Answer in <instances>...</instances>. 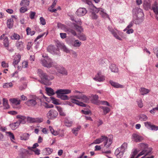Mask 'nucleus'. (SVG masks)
<instances>
[{
    "label": "nucleus",
    "instance_id": "9d476101",
    "mask_svg": "<svg viewBox=\"0 0 158 158\" xmlns=\"http://www.w3.org/2000/svg\"><path fill=\"white\" fill-rule=\"evenodd\" d=\"M87 11L85 8H79L76 12V14L79 16L84 15L86 13Z\"/></svg>",
    "mask_w": 158,
    "mask_h": 158
},
{
    "label": "nucleus",
    "instance_id": "a19ab883",
    "mask_svg": "<svg viewBox=\"0 0 158 158\" xmlns=\"http://www.w3.org/2000/svg\"><path fill=\"white\" fill-rule=\"evenodd\" d=\"M81 127L80 126L74 128L72 130L73 133L76 136L77 135V131L80 129Z\"/></svg>",
    "mask_w": 158,
    "mask_h": 158
},
{
    "label": "nucleus",
    "instance_id": "5fc2aeb1",
    "mask_svg": "<svg viewBox=\"0 0 158 158\" xmlns=\"http://www.w3.org/2000/svg\"><path fill=\"white\" fill-rule=\"evenodd\" d=\"M140 147L143 149H146L148 148V145L147 144H145L143 143H141L139 144Z\"/></svg>",
    "mask_w": 158,
    "mask_h": 158
},
{
    "label": "nucleus",
    "instance_id": "864d4df0",
    "mask_svg": "<svg viewBox=\"0 0 158 158\" xmlns=\"http://www.w3.org/2000/svg\"><path fill=\"white\" fill-rule=\"evenodd\" d=\"M57 109L59 112L60 114V115L62 116H65V114L63 112L62 109L61 107H58Z\"/></svg>",
    "mask_w": 158,
    "mask_h": 158
},
{
    "label": "nucleus",
    "instance_id": "aec40b11",
    "mask_svg": "<svg viewBox=\"0 0 158 158\" xmlns=\"http://www.w3.org/2000/svg\"><path fill=\"white\" fill-rule=\"evenodd\" d=\"M109 68L112 72L117 73L118 71V69L116 67L115 64H111L109 66Z\"/></svg>",
    "mask_w": 158,
    "mask_h": 158
},
{
    "label": "nucleus",
    "instance_id": "7ed1b4c3",
    "mask_svg": "<svg viewBox=\"0 0 158 158\" xmlns=\"http://www.w3.org/2000/svg\"><path fill=\"white\" fill-rule=\"evenodd\" d=\"M43 57L44 58V60L41 61V63L43 66L48 68L54 66L55 63L52 61L51 59L49 58L48 56H44L43 55Z\"/></svg>",
    "mask_w": 158,
    "mask_h": 158
},
{
    "label": "nucleus",
    "instance_id": "c9c22d12",
    "mask_svg": "<svg viewBox=\"0 0 158 158\" xmlns=\"http://www.w3.org/2000/svg\"><path fill=\"white\" fill-rule=\"evenodd\" d=\"M16 46L17 48L19 50H22L23 48V43L22 42H20L17 43Z\"/></svg>",
    "mask_w": 158,
    "mask_h": 158
},
{
    "label": "nucleus",
    "instance_id": "680f3d73",
    "mask_svg": "<svg viewBox=\"0 0 158 158\" xmlns=\"http://www.w3.org/2000/svg\"><path fill=\"white\" fill-rule=\"evenodd\" d=\"M83 2H86L87 4L89 6L93 5L92 3L90 0H81Z\"/></svg>",
    "mask_w": 158,
    "mask_h": 158
},
{
    "label": "nucleus",
    "instance_id": "7c9ffc66",
    "mask_svg": "<svg viewBox=\"0 0 158 158\" xmlns=\"http://www.w3.org/2000/svg\"><path fill=\"white\" fill-rule=\"evenodd\" d=\"M64 122L66 126L68 127H70L71 126L73 122L68 119V118H65L64 120Z\"/></svg>",
    "mask_w": 158,
    "mask_h": 158
},
{
    "label": "nucleus",
    "instance_id": "3c124183",
    "mask_svg": "<svg viewBox=\"0 0 158 158\" xmlns=\"http://www.w3.org/2000/svg\"><path fill=\"white\" fill-rule=\"evenodd\" d=\"M27 121L30 123H33L35 122V118H32L30 117H28L27 118Z\"/></svg>",
    "mask_w": 158,
    "mask_h": 158
},
{
    "label": "nucleus",
    "instance_id": "13d9d810",
    "mask_svg": "<svg viewBox=\"0 0 158 158\" xmlns=\"http://www.w3.org/2000/svg\"><path fill=\"white\" fill-rule=\"evenodd\" d=\"M45 107L46 108H53V105L52 104H48L46 102H45Z\"/></svg>",
    "mask_w": 158,
    "mask_h": 158
},
{
    "label": "nucleus",
    "instance_id": "a18cd8bd",
    "mask_svg": "<svg viewBox=\"0 0 158 158\" xmlns=\"http://www.w3.org/2000/svg\"><path fill=\"white\" fill-rule=\"evenodd\" d=\"M78 37L80 40L85 41L86 40V37L83 34H79Z\"/></svg>",
    "mask_w": 158,
    "mask_h": 158
},
{
    "label": "nucleus",
    "instance_id": "dca6fc26",
    "mask_svg": "<svg viewBox=\"0 0 158 158\" xmlns=\"http://www.w3.org/2000/svg\"><path fill=\"white\" fill-rule=\"evenodd\" d=\"M73 25L75 27V29L78 32L81 33L83 31V28L81 26H79L75 23H73Z\"/></svg>",
    "mask_w": 158,
    "mask_h": 158
},
{
    "label": "nucleus",
    "instance_id": "58836bf2",
    "mask_svg": "<svg viewBox=\"0 0 158 158\" xmlns=\"http://www.w3.org/2000/svg\"><path fill=\"white\" fill-rule=\"evenodd\" d=\"M81 44V43L79 40H77L74 42L73 45L74 47H80Z\"/></svg>",
    "mask_w": 158,
    "mask_h": 158
},
{
    "label": "nucleus",
    "instance_id": "20e7f679",
    "mask_svg": "<svg viewBox=\"0 0 158 158\" xmlns=\"http://www.w3.org/2000/svg\"><path fill=\"white\" fill-rule=\"evenodd\" d=\"M37 73L41 79L45 81H48L53 80L54 78V77L53 76H48L40 69H38Z\"/></svg>",
    "mask_w": 158,
    "mask_h": 158
},
{
    "label": "nucleus",
    "instance_id": "0eeeda50",
    "mask_svg": "<svg viewBox=\"0 0 158 158\" xmlns=\"http://www.w3.org/2000/svg\"><path fill=\"white\" fill-rule=\"evenodd\" d=\"M58 115L57 111L53 109L49 110L47 114L48 118L51 119H55L57 117Z\"/></svg>",
    "mask_w": 158,
    "mask_h": 158
},
{
    "label": "nucleus",
    "instance_id": "6e6d98bb",
    "mask_svg": "<svg viewBox=\"0 0 158 158\" xmlns=\"http://www.w3.org/2000/svg\"><path fill=\"white\" fill-rule=\"evenodd\" d=\"M134 23V21H131L130 22L129 24L127 26V28L124 30V31H126L127 30V29H129L132 27Z\"/></svg>",
    "mask_w": 158,
    "mask_h": 158
},
{
    "label": "nucleus",
    "instance_id": "6e6552de",
    "mask_svg": "<svg viewBox=\"0 0 158 158\" xmlns=\"http://www.w3.org/2000/svg\"><path fill=\"white\" fill-rule=\"evenodd\" d=\"M55 69H56L57 72L60 73L63 75H67V71L62 66H59L58 67L56 65H55L54 66Z\"/></svg>",
    "mask_w": 158,
    "mask_h": 158
},
{
    "label": "nucleus",
    "instance_id": "8fccbe9b",
    "mask_svg": "<svg viewBox=\"0 0 158 158\" xmlns=\"http://www.w3.org/2000/svg\"><path fill=\"white\" fill-rule=\"evenodd\" d=\"M11 38L12 40H19L20 38V36L19 35L14 33L13 35L11 36Z\"/></svg>",
    "mask_w": 158,
    "mask_h": 158
},
{
    "label": "nucleus",
    "instance_id": "f3484780",
    "mask_svg": "<svg viewBox=\"0 0 158 158\" xmlns=\"http://www.w3.org/2000/svg\"><path fill=\"white\" fill-rule=\"evenodd\" d=\"M158 4L156 2H155L152 5V10L155 13L156 15H158Z\"/></svg>",
    "mask_w": 158,
    "mask_h": 158
},
{
    "label": "nucleus",
    "instance_id": "6ab92c4d",
    "mask_svg": "<svg viewBox=\"0 0 158 158\" xmlns=\"http://www.w3.org/2000/svg\"><path fill=\"white\" fill-rule=\"evenodd\" d=\"M108 29L109 30L112 34L114 36V37H115L116 39L119 40H121V39L118 36L117 34L112 29L111 27H108Z\"/></svg>",
    "mask_w": 158,
    "mask_h": 158
},
{
    "label": "nucleus",
    "instance_id": "09e8293b",
    "mask_svg": "<svg viewBox=\"0 0 158 158\" xmlns=\"http://www.w3.org/2000/svg\"><path fill=\"white\" fill-rule=\"evenodd\" d=\"M121 148V150L123 151V152H124L125 149L127 148V143H124L121 146V147L119 148Z\"/></svg>",
    "mask_w": 158,
    "mask_h": 158
},
{
    "label": "nucleus",
    "instance_id": "2eb2a0df",
    "mask_svg": "<svg viewBox=\"0 0 158 158\" xmlns=\"http://www.w3.org/2000/svg\"><path fill=\"white\" fill-rule=\"evenodd\" d=\"M132 136L134 139L135 141L136 142H140L143 139V138L142 137L136 134H133Z\"/></svg>",
    "mask_w": 158,
    "mask_h": 158
},
{
    "label": "nucleus",
    "instance_id": "72a5a7b5",
    "mask_svg": "<svg viewBox=\"0 0 158 158\" xmlns=\"http://www.w3.org/2000/svg\"><path fill=\"white\" fill-rule=\"evenodd\" d=\"M140 92L141 95H144L148 94L149 92V91L148 89L144 88H141L140 89Z\"/></svg>",
    "mask_w": 158,
    "mask_h": 158
},
{
    "label": "nucleus",
    "instance_id": "412c9836",
    "mask_svg": "<svg viewBox=\"0 0 158 158\" xmlns=\"http://www.w3.org/2000/svg\"><path fill=\"white\" fill-rule=\"evenodd\" d=\"M21 59V56L20 55H17L14 59L13 64L14 65L17 64L20 61Z\"/></svg>",
    "mask_w": 158,
    "mask_h": 158
},
{
    "label": "nucleus",
    "instance_id": "2f4dec72",
    "mask_svg": "<svg viewBox=\"0 0 158 158\" xmlns=\"http://www.w3.org/2000/svg\"><path fill=\"white\" fill-rule=\"evenodd\" d=\"M10 101L13 104L16 105H19L20 104V102L21 101L20 100H17L16 98L10 99Z\"/></svg>",
    "mask_w": 158,
    "mask_h": 158
},
{
    "label": "nucleus",
    "instance_id": "4468645a",
    "mask_svg": "<svg viewBox=\"0 0 158 158\" xmlns=\"http://www.w3.org/2000/svg\"><path fill=\"white\" fill-rule=\"evenodd\" d=\"M48 50L51 53H57L59 51V48L58 47L56 48L54 46L50 45L47 48Z\"/></svg>",
    "mask_w": 158,
    "mask_h": 158
},
{
    "label": "nucleus",
    "instance_id": "69168bd1",
    "mask_svg": "<svg viewBox=\"0 0 158 158\" xmlns=\"http://www.w3.org/2000/svg\"><path fill=\"white\" fill-rule=\"evenodd\" d=\"M21 152H22V154H25V153H27V154H30V153H29V152L28 150H26L25 149H21Z\"/></svg>",
    "mask_w": 158,
    "mask_h": 158
},
{
    "label": "nucleus",
    "instance_id": "4be33fe9",
    "mask_svg": "<svg viewBox=\"0 0 158 158\" xmlns=\"http://www.w3.org/2000/svg\"><path fill=\"white\" fill-rule=\"evenodd\" d=\"M65 31L67 32L68 34L71 33L74 36H76L77 35V33L76 31L71 28H66Z\"/></svg>",
    "mask_w": 158,
    "mask_h": 158
},
{
    "label": "nucleus",
    "instance_id": "5701e85b",
    "mask_svg": "<svg viewBox=\"0 0 158 158\" xmlns=\"http://www.w3.org/2000/svg\"><path fill=\"white\" fill-rule=\"evenodd\" d=\"M45 90L47 94L49 96H52L55 94L54 90L51 88L46 87Z\"/></svg>",
    "mask_w": 158,
    "mask_h": 158
},
{
    "label": "nucleus",
    "instance_id": "a211bd4d",
    "mask_svg": "<svg viewBox=\"0 0 158 158\" xmlns=\"http://www.w3.org/2000/svg\"><path fill=\"white\" fill-rule=\"evenodd\" d=\"M98 12L100 14L103 18H105L107 16V14L104 12V10L102 8H99L98 9Z\"/></svg>",
    "mask_w": 158,
    "mask_h": 158
},
{
    "label": "nucleus",
    "instance_id": "b1692460",
    "mask_svg": "<svg viewBox=\"0 0 158 158\" xmlns=\"http://www.w3.org/2000/svg\"><path fill=\"white\" fill-rule=\"evenodd\" d=\"M99 108L103 110L104 115H106L107 113H108L110 110L109 108L106 106H100Z\"/></svg>",
    "mask_w": 158,
    "mask_h": 158
},
{
    "label": "nucleus",
    "instance_id": "1a4fd4ad",
    "mask_svg": "<svg viewBox=\"0 0 158 158\" xmlns=\"http://www.w3.org/2000/svg\"><path fill=\"white\" fill-rule=\"evenodd\" d=\"M35 98L33 97L32 98L28 99L25 102V104L28 106H34L36 105L37 102Z\"/></svg>",
    "mask_w": 158,
    "mask_h": 158
},
{
    "label": "nucleus",
    "instance_id": "393cba45",
    "mask_svg": "<svg viewBox=\"0 0 158 158\" xmlns=\"http://www.w3.org/2000/svg\"><path fill=\"white\" fill-rule=\"evenodd\" d=\"M91 97L92 98V99L91 100L92 102L94 103L97 104L98 99V95L96 94H92Z\"/></svg>",
    "mask_w": 158,
    "mask_h": 158
},
{
    "label": "nucleus",
    "instance_id": "4d7b16f0",
    "mask_svg": "<svg viewBox=\"0 0 158 158\" xmlns=\"http://www.w3.org/2000/svg\"><path fill=\"white\" fill-rule=\"evenodd\" d=\"M27 7L22 6L20 8V12L21 13H23L27 10Z\"/></svg>",
    "mask_w": 158,
    "mask_h": 158
},
{
    "label": "nucleus",
    "instance_id": "774afa93",
    "mask_svg": "<svg viewBox=\"0 0 158 158\" xmlns=\"http://www.w3.org/2000/svg\"><path fill=\"white\" fill-rule=\"evenodd\" d=\"M154 52L156 54L157 57L158 58V47H156L154 49Z\"/></svg>",
    "mask_w": 158,
    "mask_h": 158
},
{
    "label": "nucleus",
    "instance_id": "4c0bfd02",
    "mask_svg": "<svg viewBox=\"0 0 158 158\" xmlns=\"http://www.w3.org/2000/svg\"><path fill=\"white\" fill-rule=\"evenodd\" d=\"M26 31L27 35H32L35 34V32L34 31H31V29L30 28L28 27L26 29Z\"/></svg>",
    "mask_w": 158,
    "mask_h": 158
},
{
    "label": "nucleus",
    "instance_id": "338daca9",
    "mask_svg": "<svg viewBox=\"0 0 158 158\" xmlns=\"http://www.w3.org/2000/svg\"><path fill=\"white\" fill-rule=\"evenodd\" d=\"M101 143L100 139V138L96 139L95 141L94 142L92 143V144L95 143V144H99Z\"/></svg>",
    "mask_w": 158,
    "mask_h": 158
},
{
    "label": "nucleus",
    "instance_id": "37998d69",
    "mask_svg": "<svg viewBox=\"0 0 158 158\" xmlns=\"http://www.w3.org/2000/svg\"><path fill=\"white\" fill-rule=\"evenodd\" d=\"M3 44L6 48H8L9 46V41L7 37H6L4 40Z\"/></svg>",
    "mask_w": 158,
    "mask_h": 158
},
{
    "label": "nucleus",
    "instance_id": "603ef678",
    "mask_svg": "<svg viewBox=\"0 0 158 158\" xmlns=\"http://www.w3.org/2000/svg\"><path fill=\"white\" fill-rule=\"evenodd\" d=\"M6 133L8 134L11 140L12 141V139H15V136L14 134L10 131L6 132Z\"/></svg>",
    "mask_w": 158,
    "mask_h": 158
},
{
    "label": "nucleus",
    "instance_id": "cd10ccee",
    "mask_svg": "<svg viewBox=\"0 0 158 158\" xmlns=\"http://www.w3.org/2000/svg\"><path fill=\"white\" fill-rule=\"evenodd\" d=\"M7 26L9 28H11L13 25V19L10 18L7 20Z\"/></svg>",
    "mask_w": 158,
    "mask_h": 158
},
{
    "label": "nucleus",
    "instance_id": "9b49d317",
    "mask_svg": "<svg viewBox=\"0 0 158 158\" xmlns=\"http://www.w3.org/2000/svg\"><path fill=\"white\" fill-rule=\"evenodd\" d=\"M93 79L97 81L101 82L104 80L105 78L102 75L101 72H99Z\"/></svg>",
    "mask_w": 158,
    "mask_h": 158
},
{
    "label": "nucleus",
    "instance_id": "0e129e2a",
    "mask_svg": "<svg viewBox=\"0 0 158 158\" xmlns=\"http://www.w3.org/2000/svg\"><path fill=\"white\" fill-rule=\"evenodd\" d=\"M137 103L138 106L140 108H141L143 106V103H142L141 100H140L139 101H138L137 102Z\"/></svg>",
    "mask_w": 158,
    "mask_h": 158
},
{
    "label": "nucleus",
    "instance_id": "ddd939ff",
    "mask_svg": "<svg viewBox=\"0 0 158 158\" xmlns=\"http://www.w3.org/2000/svg\"><path fill=\"white\" fill-rule=\"evenodd\" d=\"M145 125L148 128H150L152 130L157 131L158 130V126L154 125H151V123L149 122L144 123Z\"/></svg>",
    "mask_w": 158,
    "mask_h": 158
},
{
    "label": "nucleus",
    "instance_id": "de8ad7c7",
    "mask_svg": "<svg viewBox=\"0 0 158 158\" xmlns=\"http://www.w3.org/2000/svg\"><path fill=\"white\" fill-rule=\"evenodd\" d=\"M50 98L52 101V103L56 105L59 104V103L58 102V99H56L55 98L53 97H50Z\"/></svg>",
    "mask_w": 158,
    "mask_h": 158
},
{
    "label": "nucleus",
    "instance_id": "c85d7f7f",
    "mask_svg": "<svg viewBox=\"0 0 158 158\" xmlns=\"http://www.w3.org/2000/svg\"><path fill=\"white\" fill-rule=\"evenodd\" d=\"M29 134L25 133L20 136V139L21 140H26L29 139Z\"/></svg>",
    "mask_w": 158,
    "mask_h": 158
},
{
    "label": "nucleus",
    "instance_id": "49530a36",
    "mask_svg": "<svg viewBox=\"0 0 158 158\" xmlns=\"http://www.w3.org/2000/svg\"><path fill=\"white\" fill-rule=\"evenodd\" d=\"M13 85L12 83H6L4 84L3 87L4 88H8L12 87Z\"/></svg>",
    "mask_w": 158,
    "mask_h": 158
},
{
    "label": "nucleus",
    "instance_id": "39448f33",
    "mask_svg": "<svg viewBox=\"0 0 158 158\" xmlns=\"http://www.w3.org/2000/svg\"><path fill=\"white\" fill-rule=\"evenodd\" d=\"M101 142H104V149L108 148L112 143V140L111 139H109L108 140L107 137L104 135H102L100 138Z\"/></svg>",
    "mask_w": 158,
    "mask_h": 158
},
{
    "label": "nucleus",
    "instance_id": "423d86ee",
    "mask_svg": "<svg viewBox=\"0 0 158 158\" xmlns=\"http://www.w3.org/2000/svg\"><path fill=\"white\" fill-rule=\"evenodd\" d=\"M71 102L73 103H74L77 105L79 106H81L82 107H86V105L85 104L83 103L82 102H80L77 100L73 98H75L77 99H81V94L79 95H74L71 96Z\"/></svg>",
    "mask_w": 158,
    "mask_h": 158
},
{
    "label": "nucleus",
    "instance_id": "79ce46f5",
    "mask_svg": "<svg viewBox=\"0 0 158 158\" xmlns=\"http://www.w3.org/2000/svg\"><path fill=\"white\" fill-rule=\"evenodd\" d=\"M44 151H46V152L45 153L46 155H49L51 154L53 152V149L50 148H46Z\"/></svg>",
    "mask_w": 158,
    "mask_h": 158
},
{
    "label": "nucleus",
    "instance_id": "a878e982",
    "mask_svg": "<svg viewBox=\"0 0 158 158\" xmlns=\"http://www.w3.org/2000/svg\"><path fill=\"white\" fill-rule=\"evenodd\" d=\"M57 97L63 100H67L69 99V97L67 95L57 94Z\"/></svg>",
    "mask_w": 158,
    "mask_h": 158
},
{
    "label": "nucleus",
    "instance_id": "c756f323",
    "mask_svg": "<svg viewBox=\"0 0 158 158\" xmlns=\"http://www.w3.org/2000/svg\"><path fill=\"white\" fill-rule=\"evenodd\" d=\"M110 83L112 86L116 88H118L120 87L122 88L123 86L122 85H121L118 84L114 82L111 81H110Z\"/></svg>",
    "mask_w": 158,
    "mask_h": 158
},
{
    "label": "nucleus",
    "instance_id": "052dcab7",
    "mask_svg": "<svg viewBox=\"0 0 158 158\" xmlns=\"http://www.w3.org/2000/svg\"><path fill=\"white\" fill-rule=\"evenodd\" d=\"M40 20L41 24L42 25H44L46 24V22L45 19L43 17H41L40 18Z\"/></svg>",
    "mask_w": 158,
    "mask_h": 158
},
{
    "label": "nucleus",
    "instance_id": "e433bc0d",
    "mask_svg": "<svg viewBox=\"0 0 158 158\" xmlns=\"http://www.w3.org/2000/svg\"><path fill=\"white\" fill-rule=\"evenodd\" d=\"M139 119L141 121H146L148 118L147 116L144 114H141L139 115Z\"/></svg>",
    "mask_w": 158,
    "mask_h": 158
},
{
    "label": "nucleus",
    "instance_id": "c03bdc74",
    "mask_svg": "<svg viewBox=\"0 0 158 158\" xmlns=\"http://www.w3.org/2000/svg\"><path fill=\"white\" fill-rule=\"evenodd\" d=\"M144 150H146V151H145V156L150 155V154H151V152L152 150V148H148L146 149H144Z\"/></svg>",
    "mask_w": 158,
    "mask_h": 158
},
{
    "label": "nucleus",
    "instance_id": "f03ea898",
    "mask_svg": "<svg viewBox=\"0 0 158 158\" xmlns=\"http://www.w3.org/2000/svg\"><path fill=\"white\" fill-rule=\"evenodd\" d=\"M16 118H19V119L16 122L10 124V127L13 130L16 129L20 123L24 124L26 123L25 119H26V117L25 116L21 115H18Z\"/></svg>",
    "mask_w": 158,
    "mask_h": 158
},
{
    "label": "nucleus",
    "instance_id": "f704fd0d",
    "mask_svg": "<svg viewBox=\"0 0 158 158\" xmlns=\"http://www.w3.org/2000/svg\"><path fill=\"white\" fill-rule=\"evenodd\" d=\"M139 152V151L137 150L136 149H133L130 155V158H135V156L138 154Z\"/></svg>",
    "mask_w": 158,
    "mask_h": 158
},
{
    "label": "nucleus",
    "instance_id": "f8f14e48",
    "mask_svg": "<svg viewBox=\"0 0 158 158\" xmlns=\"http://www.w3.org/2000/svg\"><path fill=\"white\" fill-rule=\"evenodd\" d=\"M71 90L68 89H59L57 90L55 92L56 94H66L70 93Z\"/></svg>",
    "mask_w": 158,
    "mask_h": 158
},
{
    "label": "nucleus",
    "instance_id": "bb28decb",
    "mask_svg": "<svg viewBox=\"0 0 158 158\" xmlns=\"http://www.w3.org/2000/svg\"><path fill=\"white\" fill-rule=\"evenodd\" d=\"M29 4V1L28 0H23L20 3L21 6L27 7Z\"/></svg>",
    "mask_w": 158,
    "mask_h": 158
},
{
    "label": "nucleus",
    "instance_id": "f257e3e1",
    "mask_svg": "<svg viewBox=\"0 0 158 158\" xmlns=\"http://www.w3.org/2000/svg\"><path fill=\"white\" fill-rule=\"evenodd\" d=\"M142 10L139 8L136 7L134 9L132 10L133 14L136 17V19L134 20V22L136 24H139L141 23L142 21L141 17L143 15V13L141 11Z\"/></svg>",
    "mask_w": 158,
    "mask_h": 158
},
{
    "label": "nucleus",
    "instance_id": "ea45409f",
    "mask_svg": "<svg viewBox=\"0 0 158 158\" xmlns=\"http://www.w3.org/2000/svg\"><path fill=\"white\" fill-rule=\"evenodd\" d=\"M3 104L6 109H7L9 108V105L8 103V100L6 98H3Z\"/></svg>",
    "mask_w": 158,
    "mask_h": 158
},
{
    "label": "nucleus",
    "instance_id": "473e14b6",
    "mask_svg": "<svg viewBox=\"0 0 158 158\" xmlns=\"http://www.w3.org/2000/svg\"><path fill=\"white\" fill-rule=\"evenodd\" d=\"M81 99L84 102H89V98L87 97L86 95L81 94Z\"/></svg>",
    "mask_w": 158,
    "mask_h": 158
},
{
    "label": "nucleus",
    "instance_id": "e2e57ef3",
    "mask_svg": "<svg viewBox=\"0 0 158 158\" xmlns=\"http://www.w3.org/2000/svg\"><path fill=\"white\" fill-rule=\"evenodd\" d=\"M35 15V12L31 11L30 15V17L31 19H33Z\"/></svg>",
    "mask_w": 158,
    "mask_h": 158
},
{
    "label": "nucleus",
    "instance_id": "bf43d9fd",
    "mask_svg": "<svg viewBox=\"0 0 158 158\" xmlns=\"http://www.w3.org/2000/svg\"><path fill=\"white\" fill-rule=\"evenodd\" d=\"M124 152L121 150L118 154L117 156V157L118 158H121L123 156Z\"/></svg>",
    "mask_w": 158,
    "mask_h": 158
}]
</instances>
